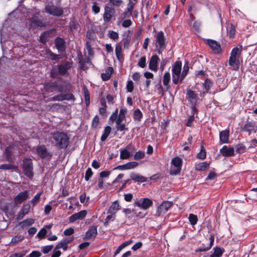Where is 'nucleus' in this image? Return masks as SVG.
I'll return each mask as SVG.
<instances>
[{"instance_id": "nucleus-22", "label": "nucleus", "mask_w": 257, "mask_h": 257, "mask_svg": "<svg viewBox=\"0 0 257 257\" xmlns=\"http://www.w3.org/2000/svg\"><path fill=\"white\" fill-rule=\"evenodd\" d=\"M220 153L225 157L232 156L234 155V150L233 148H228L226 146H224L220 150Z\"/></svg>"}, {"instance_id": "nucleus-56", "label": "nucleus", "mask_w": 257, "mask_h": 257, "mask_svg": "<svg viewBox=\"0 0 257 257\" xmlns=\"http://www.w3.org/2000/svg\"><path fill=\"white\" fill-rule=\"evenodd\" d=\"M47 234V230L45 228H42L38 233L37 236L41 238H44Z\"/></svg>"}, {"instance_id": "nucleus-34", "label": "nucleus", "mask_w": 257, "mask_h": 257, "mask_svg": "<svg viewBox=\"0 0 257 257\" xmlns=\"http://www.w3.org/2000/svg\"><path fill=\"white\" fill-rule=\"evenodd\" d=\"M132 15V13L127 11L126 10L120 15L118 18V23H120L123 20L126 18H130Z\"/></svg>"}, {"instance_id": "nucleus-43", "label": "nucleus", "mask_w": 257, "mask_h": 257, "mask_svg": "<svg viewBox=\"0 0 257 257\" xmlns=\"http://www.w3.org/2000/svg\"><path fill=\"white\" fill-rule=\"evenodd\" d=\"M139 165V163L136 162H131L125 164L126 170L132 169Z\"/></svg>"}, {"instance_id": "nucleus-44", "label": "nucleus", "mask_w": 257, "mask_h": 257, "mask_svg": "<svg viewBox=\"0 0 257 257\" xmlns=\"http://www.w3.org/2000/svg\"><path fill=\"white\" fill-rule=\"evenodd\" d=\"M41 195V193H38L37 194L35 195L33 198L31 200V203L32 204L33 206H34L36 204L39 202L40 199V197Z\"/></svg>"}, {"instance_id": "nucleus-29", "label": "nucleus", "mask_w": 257, "mask_h": 257, "mask_svg": "<svg viewBox=\"0 0 257 257\" xmlns=\"http://www.w3.org/2000/svg\"><path fill=\"white\" fill-rule=\"evenodd\" d=\"M115 55L117 59L119 61L123 59V55L122 54L121 46L119 44H116L115 49Z\"/></svg>"}, {"instance_id": "nucleus-48", "label": "nucleus", "mask_w": 257, "mask_h": 257, "mask_svg": "<svg viewBox=\"0 0 257 257\" xmlns=\"http://www.w3.org/2000/svg\"><path fill=\"white\" fill-rule=\"evenodd\" d=\"M63 100H70L74 101L75 98L74 96L71 93L62 94Z\"/></svg>"}, {"instance_id": "nucleus-11", "label": "nucleus", "mask_w": 257, "mask_h": 257, "mask_svg": "<svg viewBox=\"0 0 257 257\" xmlns=\"http://www.w3.org/2000/svg\"><path fill=\"white\" fill-rule=\"evenodd\" d=\"M173 204V202L171 201H165L163 202L158 206L156 211V215L159 216L161 214H165L172 207Z\"/></svg>"}, {"instance_id": "nucleus-55", "label": "nucleus", "mask_w": 257, "mask_h": 257, "mask_svg": "<svg viewBox=\"0 0 257 257\" xmlns=\"http://www.w3.org/2000/svg\"><path fill=\"white\" fill-rule=\"evenodd\" d=\"M109 3L115 7H120L122 4V0H109Z\"/></svg>"}, {"instance_id": "nucleus-38", "label": "nucleus", "mask_w": 257, "mask_h": 257, "mask_svg": "<svg viewBox=\"0 0 257 257\" xmlns=\"http://www.w3.org/2000/svg\"><path fill=\"white\" fill-rule=\"evenodd\" d=\"M0 169L3 170H14L16 171L18 169V168L11 164H6L0 166Z\"/></svg>"}, {"instance_id": "nucleus-17", "label": "nucleus", "mask_w": 257, "mask_h": 257, "mask_svg": "<svg viewBox=\"0 0 257 257\" xmlns=\"http://www.w3.org/2000/svg\"><path fill=\"white\" fill-rule=\"evenodd\" d=\"M31 208V205L29 203L24 205L23 208L21 209L20 213L18 214L17 219L18 220L22 219L26 214L29 213Z\"/></svg>"}, {"instance_id": "nucleus-40", "label": "nucleus", "mask_w": 257, "mask_h": 257, "mask_svg": "<svg viewBox=\"0 0 257 257\" xmlns=\"http://www.w3.org/2000/svg\"><path fill=\"white\" fill-rule=\"evenodd\" d=\"M189 220L191 225H194L197 222L198 218L196 215L190 214L189 216Z\"/></svg>"}, {"instance_id": "nucleus-61", "label": "nucleus", "mask_w": 257, "mask_h": 257, "mask_svg": "<svg viewBox=\"0 0 257 257\" xmlns=\"http://www.w3.org/2000/svg\"><path fill=\"white\" fill-rule=\"evenodd\" d=\"M117 114H118V109H116L115 111L111 115V116L109 117V120L111 121L112 122H113L114 121H116V118L117 117Z\"/></svg>"}, {"instance_id": "nucleus-3", "label": "nucleus", "mask_w": 257, "mask_h": 257, "mask_svg": "<svg viewBox=\"0 0 257 257\" xmlns=\"http://www.w3.org/2000/svg\"><path fill=\"white\" fill-rule=\"evenodd\" d=\"M156 50L159 54H160L166 49L167 42L164 33L162 31L158 32L155 36Z\"/></svg>"}, {"instance_id": "nucleus-52", "label": "nucleus", "mask_w": 257, "mask_h": 257, "mask_svg": "<svg viewBox=\"0 0 257 257\" xmlns=\"http://www.w3.org/2000/svg\"><path fill=\"white\" fill-rule=\"evenodd\" d=\"M145 155V152L139 151L138 152H136L134 156L135 159L138 160L140 159H143L144 158Z\"/></svg>"}, {"instance_id": "nucleus-58", "label": "nucleus", "mask_w": 257, "mask_h": 257, "mask_svg": "<svg viewBox=\"0 0 257 257\" xmlns=\"http://www.w3.org/2000/svg\"><path fill=\"white\" fill-rule=\"evenodd\" d=\"M49 100L50 101H62L63 100L62 94L51 97Z\"/></svg>"}, {"instance_id": "nucleus-37", "label": "nucleus", "mask_w": 257, "mask_h": 257, "mask_svg": "<svg viewBox=\"0 0 257 257\" xmlns=\"http://www.w3.org/2000/svg\"><path fill=\"white\" fill-rule=\"evenodd\" d=\"M184 79H182L181 74H174L172 73V81L174 84H178L181 82Z\"/></svg>"}, {"instance_id": "nucleus-46", "label": "nucleus", "mask_w": 257, "mask_h": 257, "mask_svg": "<svg viewBox=\"0 0 257 257\" xmlns=\"http://www.w3.org/2000/svg\"><path fill=\"white\" fill-rule=\"evenodd\" d=\"M189 71L188 62H186L183 67V70L181 73L182 79H184L186 75L187 74Z\"/></svg>"}, {"instance_id": "nucleus-24", "label": "nucleus", "mask_w": 257, "mask_h": 257, "mask_svg": "<svg viewBox=\"0 0 257 257\" xmlns=\"http://www.w3.org/2000/svg\"><path fill=\"white\" fill-rule=\"evenodd\" d=\"M127 112V109L125 108L122 107L120 109L119 115L117 116L116 120V124H119V123H121L122 121L125 118V114Z\"/></svg>"}, {"instance_id": "nucleus-36", "label": "nucleus", "mask_w": 257, "mask_h": 257, "mask_svg": "<svg viewBox=\"0 0 257 257\" xmlns=\"http://www.w3.org/2000/svg\"><path fill=\"white\" fill-rule=\"evenodd\" d=\"M111 128L109 126H107L105 127L104 133L103 135L101 137V141L103 142L106 140V139L108 137L109 135L111 132Z\"/></svg>"}, {"instance_id": "nucleus-30", "label": "nucleus", "mask_w": 257, "mask_h": 257, "mask_svg": "<svg viewBox=\"0 0 257 257\" xmlns=\"http://www.w3.org/2000/svg\"><path fill=\"white\" fill-rule=\"evenodd\" d=\"M34 222L35 220L34 219L29 218L23 221L20 222L19 224L21 226L22 228H25L32 225Z\"/></svg>"}, {"instance_id": "nucleus-16", "label": "nucleus", "mask_w": 257, "mask_h": 257, "mask_svg": "<svg viewBox=\"0 0 257 257\" xmlns=\"http://www.w3.org/2000/svg\"><path fill=\"white\" fill-rule=\"evenodd\" d=\"M159 60V57L157 55H154L152 56L149 64V69L157 71L158 69V61Z\"/></svg>"}, {"instance_id": "nucleus-64", "label": "nucleus", "mask_w": 257, "mask_h": 257, "mask_svg": "<svg viewBox=\"0 0 257 257\" xmlns=\"http://www.w3.org/2000/svg\"><path fill=\"white\" fill-rule=\"evenodd\" d=\"M42 253L37 250L33 251L29 255L28 257H40Z\"/></svg>"}, {"instance_id": "nucleus-53", "label": "nucleus", "mask_w": 257, "mask_h": 257, "mask_svg": "<svg viewBox=\"0 0 257 257\" xmlns=\"http://www.w3.org/2000/svg\"><path fill=\"white\" fill-rule=\"evenodd\" d=\"M211 248V245H209V244L207 245V246H205L204 245V244H202V246H201L200 247L198 248L196 250V251L197 252H198V251H200V252H201V251H206L209 250Z\"/></svg>"}, {"instance_id": "nucleus-63", "label": "nucleus", "mask_w": 257, "mask_h": 257, "mask_svg": "<svg viewBox=\"0 0 257 257\" xmlns=\"http://www.w3.org/2000/svg\"><path fill=\"white\" fill-rule=\"evenodd\" d=\"M135 4H134L131 1H130L127 5V8L125 10L132 13Z\"/></svg>"}, {"instance_id": "nucleus-42", "label": "nucleus", "mask_w": 257, "mask_h": 257, "mask_svg": "<svg viewBox=\"0 0 257 257\" xmlns=\"http://www.w3.org/2000/svg\"><path fill=\"white\" fill-rule=\"evenodd\" d=\"M24 238V236L22 235L18 234L14 236L11 240V242L16 243L19 241L23 240Z\"/></svg>"}, {"instance_id": "nucleus-18", "label": "nucleus", "mask_w": 257, "mask_h": 257, "mask_svg": "<svg viewBox=\"0 0 257 257\" xmlns=\"http://www.w3.org/2000/svg\"><path fill=\"white\" fill-rule=\"evenodd\" d=\"M228 64L230 68L233 70H237L239 67V60L238 58L229 57Z\"/></svg>"}, {"instance_id": "nucleus-57", "label": "nucleus", "mask_w": 257, "mask_h": 257, "mask_svg": "<svg viewBox=\"0 0 257 257\" xmlns=\"http://www.w3.org/2000/svg\"><path fill=\"white\" fill-rule=\"evenodd\" d=\"M126 89L128 92H132L134 90V83L132 81H128L126 84Z\"/></svg>"}, {"instance_id": "nucleus-31", "label": "nucleus", "mask_w": 257, "mask_h": 257, "mask_svg": "<svg viewBox=\"0 0 257 257\" xmlns=\"http://www.w3.org/2000/svg\"><path fill=\"white\" fill-rule=\"evenodd\" d=\"M209 167V164L207 162H201L196 164L195 166L196 170L204 171Z\"/></svg>"}, {"instance_id": "nucleus-50", "label": "nucleus", "mask_w": 257, "mask_h": 257, "mask_svg": "<svg viewBox=\"0 0 257 257\" xmlns=\"http://www.w3.org/2000/svg\"><path fill=\"white\" fill-rule=\"evenodd\" d=\"M108 35L110 38L113 40H116L118 38V34L113 31H109Z\"/></svg>"}, {"instance_id": "nucleus-5", "label": "nucleus", "mask_w": 257, "mask_h": 257, "mask_svg": "<svg viewBox=\"0 0 257 257\" xmlns=\"http://www.w3.org/2000/svg\"><path fill=\"white\" fill-rule=\"evenodd\" d=\"M172 167L171 169V174L176 175L179 174L181 170L182 160L179 157L174 158L171 161Z\"/></svg>"}, {"instance_id": "nucleus-60", "label": "nucleus", "mask_w": 257, "mask_h": 257, "mask_svg": "<svg viewBox=\"0 0 257 257\" xmlns=\"http://www.w3.org/2000/svg\"><path fill=\"white\" fill-rule=\"evenodd\" d=\"M116 127L117 131L121 132L128 130V128L125 127V125L124 123H119V124H116Z\"/></svg>"}, {"instance_id": "nucleus-39", "label": "nucleus", "mask_w": 257, "mask_h": 257, "mask_svg": "<svg viewBox=\"0 0 257 257\" xmlns=\"http://www.w3.org/2000/svg\"><path fill=\"white\" fill-rule=\"evenodd\" d=\"M197 157L198 159L201 160H204L206 158V152L203 145H201L200 152L197 154Z\"/></svg>"}, {"instance_id": "nucleus-12", "label": "nucleus", "mask_w": 257, "mask_h": 257, "mask_svg": "<svg viewBox=\"0 0 257 257\" xmlns=\"http://www.w3.org/2000/svg\"><path fill=\"white\" fill-rule=\"evenodd\" d=\"M242 131L247 132L249 135L252 132L256 133L257 131V125L255 121H247L241 127Z\"/></svg>"}, {"instance_id": "nucleus-54", "label": "nucleus", "mask_w": 257, "mask_h": 257, "mask_svg": "<svg viewBox=\"0 0 257 257\" xmlns=\"http://www.w3.org/2000/svg\"><path fill=\"white\" fill-rule=\"evenodd\" d=\"M146 58L145 56L142 57L138 63V65L139 66H140L141 68H144L146 66Z\"/></svg>"}, {"instance_id": "nucleus-47", "label": "nucleus", "mask_w": 257, "mask_h": 257, "mask_svg": "<svg viewBox=\"0 0 257 257\" xmlns=\"http://www.w3.org/2000/svg\"><path fill=\"white\" fill-rule=\"evenodd\" d=\"M62 248L64 250H66L68 248V244L61 240L56 246V249Z\"/></svg>"}, {"instance_id": "nucleus-33", "label": "nucleus", "mask_w": 257, "mask_h": 257, "mask_svg": "<svg viewBox=\"0 0 257 257\" xmlns=\"http://www.w3.org/2000/svg\"><path fill=\"white\" fill-rule=\"evenodd\" d=\"M131 156V153L126 149L120 150V158L122 160L127 159Z\"/></svg>"}, {"instance_id": "nucleus-20", "label": "nucleus", "mask_w": 257, "mask_h": 257, "mask_svg": "<svg viewBox=\"0 0 257 257\" xmlns=\"http://www.w3.org/2000/svg\"><path fill=\"white\" fill-rule=\"evenodd\" d=\"M55 44L59 52L62 53L65 51V42L63 39L57 38L55 41Z\"/></svg>"}, {"instance_id": "nucleus-25", "label": "nucleus", "mask_w": 257, "mask_h": 257, "mask_svg": "<svg viewBox=\"0 0 257 257\" xmlns=\"http://www.w3.org/2000/svg\"><path fill=\"white\" fill-rule=\"evenodd\" d=\"M187 94L188 95V98L190 99L191 103L195 105L198 99L197 94L195 93L194 91L191 90H188L187 91Z\"/></svg>"}, {"instance_id": "nucleus-9", "label": "nucleus", "mask_w": 257, "mask_h": 257, "mask_svg": "<svg viewBox=\"0 0 257 257\" xmlns=\"http://www.w3.org/2000/svg\"><path fill=\"white\" fill-rule=\"evenodd\" d=\"M115 10L113 8L108 6L104 7V12L103 15V21L105 23H109L115 16Z\"/></svg>"}, {"instance_id": "nucleus-7", "label": "nucleus", "mask_w": 257, "mask_h": 257, "mask_svg": "<svg viewBox=\"0 0 257 257\" xmlns=\"http://www.w3.org/2000/svg\"><path fill=\"white\" fill-rule=\"evenodd\" d=\"M33 163L31 159L26 158L23 160V170L25 174L30 178L33 176Z\"/></svg>"}, {"instance_id": "nucleus-4", "label": "nucleus", "mask_w": 257, "mask_h": 257, "mask_svg": "<svg viewBox=\"0 0 257 257\" xmlns=\"http://www.w3.org/2000/svg\"><path fill=\"white\" fill-rule=\"evenodd\" d=\"M45 11L49 15L56 17H60L63 13V9L61 7L54 5L51 3L45 6Z\"/></svg>"}, {"instance_id": "nucleus-2", "label": "nucleus", "mask_w": 257, "mask_h": 257, "mask_svg": "<svg viewBox=\"0 0 257 257\" xmlns=\"http://www.w3.org/2000/svg\"><path fill=\"white\" fill-rule=\"evenodd\" d=\"M72 66L73 62L68 61H64L60 65H54L51 70L50 76L53 78H57L60 75H67Z\"/></svg>"}, {"instance_id": "nucleus-1", "label": "nucleus", "mask_w": 257, "mask_h": 257, "mask_svg": "<svg viewBox=\"0 0 257 257\" xmlns=\"http://www.w3.org/2000/svg\"><path fill=\"white\" fill-rule=\"evenodd\" d=\"M50 135L49 140L52 145L60 149H65L67 148L69 144V138L66 133L56 131Z\"/></svg>"}, {"instance_id": "nucleus-6", "label": "nucleus", "mask_w": 257, "mask_h": 257, "mask_svg": "<svg viewBox=\"0 0 257 257\" xmlns=\"http://www.w3.org/2000/svg\"><path fill=\"white\" fill-rule=\"evenodd\" d=\"M153 201L148 198L137 199L134 202V205L144 210H147L153 205Z\"/></svg>"}, {"instance_id": "nucleus-59", "label": "nucleus", "mask_w": 257, "mask_h": 257, "mask_svg": "<svg viewBox=\"0 0 257 257\" xmlns=\"http://www.w3.org/2000/svg\"><path fill=\"white\" fill-rule=\"evenodd\" d=\"M53 247V245L45 246L42 248V251L44 253H48L52 249Z\"/></svg>"}, {"instance_id": "nucleus-32", "label": "nucleus", "mask_w": 257, "mask_h": 257, "mask_svg": "<svg viewBox=\"0 0 257 257\" xmlns=\"http://www.w3.org/2000/svg\"><path fill=\"white\" fill-rule=\"evenodd\" d=\"M119 209V205L117 201H115L112 203L108 210L107 213H113L115 214L116 212Z\"/></svg>"}, {"instance_id": "nucleus-41", "label": "nucleus", "mask_w": 257, "mask_h": 257, "mask_svg": "<svg viewBox=\"0 0 257 257\" xmlns=\"http://www.w3.org/2000/svg\"><path fill=\"white\" fill-rule=\"evenodd\" d=\"M170 80V74L169 72H166L165 73L163 77V84L165 86H167Z\"/></svg>"}, {"instance_id": "nucleus-21", "label": "nucleus", "mask_w": 257, "mask_h": 257, "mask_svg": "<svg viewBox=\"0 0 257 257\" xmlns=\"http://www.w3.org/2000/svg\"><path fill=\"white\" fill-rule=\"evenodd\" d=\"M97 234V227L95 226H91L86 232V239H90L95 237Z\"/></svg>"}, {"instance_id": "nucleus-8", "label": "nucleus", "mask_w": 257, "mask_h": 257, "mask_svg": "<svg viewBox=\"0 0 257 257\" xmlns=\"http://www.w3.org/2000/svg\"><path fill=\"white\" fill-rule=\"evenodd\" d=\"M30 196L29 191H24L19 193L14 199V203L15 205H19L26 201Z\"/></svg>"}, {"instance_id": "nucleus-14", "label": "nucleus", "mask_w": 257, "mask_h": 257, "mask_svg": "<svg viewBox=\"0 0 257 257\" xmlns=\"http://www.w3.org/2000/svg\"><path fill=\"white\" fill-rule=\"evenodd\" d=\"M30 25L34 28H44L46 26V23L42 20L38 19L36 17H33L30 20Z\"/></svg>"}, {"instance_id": "nucleus-35", "label": "nucleus", "mask_w": 257, "mask_h": 257, "mask_svg": "<svg viewBox=\"0 0 257 257\" xmlns=\"http://www.w3.org/2000/svg\"><path fill=\"white\" fill-rule=\"evenodd\" d=\"M143 117V113L139 109H136L133 114V118L135 120L140 121Z\"/></svg>"}, {"instance_id": "nucleus-27", "label": "nucleus", "mask_w": 257, "mask_h": 257, "mask_svg": "<svg viewBox=\"0 0 257 257\" xmlns=\"http://www.w3.org/2000/svg\"><path fill=\"white\" fill-rule=\"evenodd\" d=\"M182 68V62L181 61H176L172 68V73L174 74H181Z\"/></svg>"}, {"instance_id": "nucleus-51", "label": "nucleus", "mask_w": 257, "mask_h": 257, "mask_svg": "<svg viewBox=\"0 0 257 257\" xmlns=\"http://www.w3.org/2000/svg\"><path fill=\"white\" fill-rule=\"evenodd\" d=\"M235 27L233 24H231L229 27V35L230 38H233L235 34Z\"/></svg>"}, {"instance_id": "nucleus-62", "label": "nucleus", "mask_w": 257, "mask_h": 257, "mask_svg": "<svg viewBox=\"0 0 257 257\" xmlns=\"http://www.w3.org/2000/svg\"><path fill=\"white\" fill-rule=\"evenodd\" d=\"M26 252L25 251H22L20 252H17L13 254H11L9 257H23L26 254Z\"/></svg>"}, {"instance_id": "nucleus-26", "label": "nucleus", "mask_w": 257, "mask_h": 257, "mask_svg": "<svg viewBox=\"0 0 257 257\" xmlns=\"http://www.w3.org/2000/svg\"><path fill=\"white\" fill-rule=\"evenodd\" d=\"M130 177L131 179L137 182L143 183L146 182L147 180L146 177L135 173H132Z\"/></svg>"}, {"instance_id": "nucleus-19", "label": "nucleus", "mask_w": 257, "mask_h": 257, "mask_svg": "<svg viewBox=\"0 0 257 257\" xmlns=\"http://www.w3.org/2000/svg\"><path fill=\"white\" fill-rule=\"evenodd\" d=\"M208 45L216 53H220L221 49L220 45L216 41L212 40H208L207 41Z\"/></svg>"}, {"instance_id": "nucleus-13", "label": "nucleus", "mask_w": 257, "mask_h": 257, "mask_svg": "<svg viewBox=\"0 0 257 257\" xmlns=\"http://www.w3.org/2000/svg\"><path fill=\"white\" fill-rule=\"evenodd\" d=\"M36 152L38 155L43 159L49 158L52 156V155L48 152L47 148L44 145L39 146L36 149Z\"/></svg>"}, {"instance_id": "nucleus-23", "label": "nucleus", "mask_w": 257, "mask_h": 257, "mask_svg": "<svg viewBox=\"0 0 257 257\" xmlns=\"http://www.w3.org/2000/svg\"><path fill=\"white\" fill-rule=\"evenodd\" d=\"M229 136V131L225 130L220 132L219 138L220 141L222 144L226 143L228 141Z\"/></svg>"}, {"instance_id": "nucleus-15", "label": "nucleus", "mask_w": 257, "mask_h": 257, "mask_svg": "<svg viewBox=\"0 0 257 257\" xmlns=\"http://www.w3.org/2000/svg\"><path fill=\"white\" fill-rule=\"evenodd\" d=\"M86 214L87 211L86 210H81L70 216L69 218V221L70 222H74L77 220H81L86 216Z\"/></svg>"}, {"instance_id": "nucleus-45", "label": "nucleus", "mask_w": 257, "mask_h": 257, "mask_svg": "<svg viewBox=\"0 0 257 257\" xmlns=\"http://www.w3.org/2000/svg\"><path fill=\"white\" fill-rule=\"evenodd\" d=\"M47 57L48 58L52 60H57L60 59L59 55L55 54L51 52H49L47 53Z\"/></svg>"}, {"instance_id": "nucleus-10", "label": "nucleus", "mask_w": 257, "mask_h": 257, "mask_svg": "<svg viewBox=\"0 0 257 257\" xmlns=\"http://www.w3.org/2000/svg\"><path fill=\"white\" fill-rule=\"evenodd\" d=\"M18 150V147L15 144H12L7 147L5 150V155L7 161L12 162L13 161L12 156L13 155L17 153Z\"/></svg>"}, {"instance_id": "nucleus-49", "label": "nucleus", "mask_w": 257, "mask_h": 257, "mask_svg": "<svg viewBox=\"0 0 257 257\" xmlns=\"http://www.w3.org/2000/svg\"><path fill=\"white\" fill-rule=\"evenodd\" d=\"M93 174V173L91 169L90 168H88L85 172L84 177L85 180L86 181H88L90 179V177L92 176Z\"/></svg>"}, {"instance_id": "nucleus-28", "label": "nucleus", "mask_w": 257, "mask_h": 257, "mask_svg": "<svg viewBox=\"0 0 257 257\" xmlns=\"http://www.w3.org/2000/svg\"><path fill=\"white\" fill-rule=\"evenodd\" d=\"M242 51V46H240L238 47H234L232 49L230 57L238 58H239Z\"/></svg>"}]
</instances>
